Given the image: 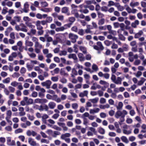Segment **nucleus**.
I'll use <instances>...</instances> for the list:
<instances>
[{
    "label": "nucleus",
    "instance_id": "obj_1",
    "mask_svg": "<svg viewBox=\"0 0 146 146\" xmlns=\"http://www.w3.org/2000/svg\"><path fill=\"white\" fill-rule=\"evenodd\" d=\"M111 79L112 81L117 84H121L122 79L120 77H118L116 78V76L113 74H111Z\"/></svg>",
    "mask_w": 146,
    "mask_h": 146
},
{
    "label": "nucleus",
    "instance_id": "obj_2",
    "mask_svg": "<svg viewBox=\"0 0 146 146\" xmlns=\"http://www.w3.org/2000/svg\"><path fill=\"white\" fill-rule=\"evenodd\" d=\"M127 114V112L125 110H123L122 111L118 110L115 113V117L117 118H118L120 117L125 116Z\"/></svg>",
    "mask_w": 146,
    "mask_h": 146
},
{
    "label": "nucleus",
    "instance_id": "obj_3",
    "mask_svg": "<svg viewBox=\"0 0 146 146\" xmlns=\"http://www.w3.org/2000/svg\"><path fill=\"white\" fill-rule=\"evenodd\" d=\"M35 51L37 53H39L40 52V49L42 48V46L38 42H36L35 44Z\"/></svg>",
    "mask_w": 146,
    "mask_h": 146
},
{
    "label": "nucleus",
    "instance_id": "obj_4",
    "mask_svg": "<svg viewBox=\"0 0 146 146\" xmlns=\"http://www.w3.org/2000/svg\"><path fill=\"white\" fill-rule=\"evenodd\" d=\"M96 44L97 45L93 46L94 49L98 50H102L104 49V47L101 42L99 41L98 42H97Z\"/></svg>",
    "mask_w": 146,
    "mask_h": 146
},
{
    "label": "nucleus",
    "instance_id": "obj_5",
    "mask_svg": "<svg viewBox=\"0 0 146 146\" xmlns=\"http://www.w3.org/2000/svg\"><path fill=\"white\" fill-rule=\"evenodd\" d=\"M69 37L72 40V42L74 43L76 42V39L78 38L77 35L73 33H70L69 35Z\"/></svg>",
    "mask_w": 146,
    "mask_h": 146
},
{
    "label": "nucleus",
    "instance_id": "obj_6",
    "mask_svg": "<svg viewBox=\"0 0 146 146\" xmlns=\"http://www.w3.org/2000/svg\"><path fill=\"white\" fill-rule=\"evenodd\" d=\"M51 84V82L50 80H47L41 83V84L43 86H46L47 89L50 88Z\"/></svg>",
    "mask_w": 146,
    "mask_h": 146
},
{
    "label": "nucleus",
    "instance_id": "obj_7",
    "mask_svg": "<svg viewBox=\"0 0 146 146\" xmlns=\"http://www.w3.org/2000/svg\"><path fill=\"white\" fill-rule=\"evenodd\" d=\"M7 144L9 146H14L15 145V141L14 140L11 141V137H7Z\"/></svg>",
    "mask_w": 146,
    "mask_h": 146
},
{
    "label": "nucleus",
    "instance_id": "obj_8",
    "mask_svg": "<svg viewBox=\"0 0 146 146\" xmlns=\"http://www.w3.org/2000/svg\"><path fill=\"white\" fill-rule=\"evenodd\" d=\"M23 99L25 101L26 105L31 104L33 103V100L31 98L29 99L27 97H24Z\"/></svg>",
    "mask_w": 146,
    "mask_h": 146
},
{
    "label": "nucleus",
    "instance_id": "obj_9",
    "mask_svg": "<svg viewBox=\"0 0 146 146\" xmlns=\"http://www.w3.org/2000/svg\"><path fill=\"white\" fill-rule=\"evenodd\" d=\"M17 56V54L16 52H13L9 56L8 60L10 61H12L14 59L16 58Z\"/></svg>",
    "mask_w": 146,
    "mask_h": 146
},
{
    "label": "nucleus",
    "instance_id": "obj_10",
    "mask_svg": "<svg viewBox=\"0 0 146 146\" xmlns=\"http://www.w3.org/2000/svg\"><path fill=\"white\" fill-rule=\"evenodd\" d=\"M29 5L28 2H26L24 4V8L22 9L23 11L25 13H28L29 11Z\"/></svg>",
    "mask_w": 146,
    "mask_h": 146
},
{
    "label": "nucleus",
    "instance_id": "obj_11",
    "mask_svg": "<svg viewBox=\"0 0 146 146\" xmlns=\"http://www.w3.org/2000/svg\"><path fill=\"white\" fill-rule=\"evenodd\" d=\"M28 143L30 145L32 146H36L37 143L34 139L31 138L28 139Z\"/></svg>",
    "mask_w": 146,
    "mask_h": 146
},
{
    "label": "nucleus",
    "instance_id": "obj_12",
    "mask_svg": "<svg viewBox=\"0 0 146 146\" xmlns=\"http://www.w3.org/2000/svg\"><path fill=\"white\" fill-rule=\"evenodd\" d=\"M26 134L28 136H29L32 135L33 136H35L36 135L37 133L33 131H31L30 130H28L27 131Z\"/></svg>",
    "mask_w": 146,
    "mask_h": 146
},
{
    "label": "nucleus",
    "instance_id": "obj_13",
    "mask_svg": "<svg viewBox=\"0 0 146 146\" xmlns=\"http://www.w3.org/2000/svg\"><path fill=\"white\" fill-rule=\"evenodd\" d=\"M69 9L67 7H64L62 8L61 12L62 13H66L67 15H69L70 13L68 12Z\"/></svg>",
    "mask_w": 146,
    "mask_h": 146
},
{
    "label": "nucleus",
    "instance_id": "obj_14",
    "mask_svg": "<svg viewBox=\"0 0 146 146\" xmlns=\"http://www.w3.org/2000/svg\"><path fill=\"white\" fill-rule=\"evenodd\" d=\"M52 100H54L58 103L61 102V99L60 98H58L57 95L54 94L52 96Z\"/></svg>",
    "mask_w": 146,
    "mask_h": 146
},
{
    "label": "nucleus",
    "instance_id": "obj_15",
    "mask_svg": "<svg viewBox=\"0 0 146 146\" xmlns=\"http://www.w3.org/2000/svg\"><path fill=\"white\" fill-rule=\"evenodd\" d=\"M63 35L62 34H57L55 35V37L56 39L60 42L61 41Z\"/></svg>",
    "mask_w": 146,
    "mask_h": 146
},
{
    "label": "nucleus",
    "instance_id": "obj_16",
    "mask_svg": "<svg viewBox=\"0 0 146 146\" xmlns=\"http://www.w3.org/2000/svg\"><path fill=\"white\" fill-rule=\"evenodd\" d=\"M88 91L87 90H84L83 92L80 93L79 96L80 97H83L84 96H88Z\"/></svg>",
    "mask_w": 146,
    "mask_h": 146
},
{
    "label": "nucleus",
    "instance_id": "obj_17",
    "mask_svg": "<svg viewBox=\"0 0 146 146\" xmlns=\"http://www.w3.org/2000/svg\"><path fill=\"white\" fill-rule=\"evenodd\" d=\"M143 34V32L140 30L139 31L138 33H135L134 36V38H139L140 36L142 35Z\"/></svg>",
    "mask_w": 146,
    "mask_h": 146
},
{
    "label": "nucleus",
    "instance_id": "obj_18",
    "mask_svg": "<svg viewBox=\"0 0 146 146\" xmlns=\"http://www.w3.org/2000/svg\"><path fill=\"white\" fill-rule=\"evenodd\" d=\"M48 106L50 109H54L56 106V104L54 102H51L49 103Z\"/></svg>",
    "mask_w": 146,
    "mask_h": 146
},
{
    "label": "nucleus",
    "instance_id": "obj_19",
    "mask_svg": "<svg viewBox=\"0 0 146 146\" xmlns=\"http://www.w3.org/2000/svg\"><path fill=\"white\" fill-rule=\"evenodd\" d=\"M71 134L69 133H66L65 134H62L61 136V138L64 139L66 138V137H70Z\"/></svg>",
    "mask_w": 146,
    "mask_h": 146
},
{
    "label": "nucleus",
    "instance_id": "obj_20",
    "mask_svg": "<svg viewBox=\"0 0 146 146\" xmlns=\"http://www.w3.org/2000/svg\"><path fill=\"white\" fill-rule=\"evenodd\" d=\"M40 21H37L36 22V25L38 30H42L43 29V27L40 25Z\"/></svg>",
    "mask_w": 146,
    "mask_h": 146
},
{
    "label": "nucleus",
    "instance_id": "obj_21",
    "mask_svg": "<svg viewBox=\"0 0 146 146\" xmlns=\"http://www.w3.org/2000/svg\"><path fill=\"white\" fill-rule=\"evenodd\" d=\"M140 79V80L137 83V85L138 86L142 85L146 80V79L143 77H141Z\"/></svg>",
    "mask_w": 146,
    "mask_h": 146
},
{
    "label": "nucleus",
    "instance_id": "obj_22",
    "mask_svg": "<svg viewBox=\"0 0 146 146\" xmlns=\"http://www.w3.org/2000/svg\"><path fill=\"white\" fill-rule=\"evenodd\" d=\"M123 106V103L121 102H119L117 106H115L117 109V110H120L122 109Z\"/></svg>",
    "mask_w": 146,
    "mask_h": 146
},
{
    "label": "nucleus",
    "instance_id": "obj_23",
    "mask_svg": "<svg viewBox=\"0 0 146 146\" xmlns=\"http://www.w3.org/2000/svg\"><path fill=\"white\" fill-rule=\"evenodd\" d=\"M13 30V29L11 27H10L7 28L5 31V34L6 36H7L9 35V33Z\"/></svg>",
    "mask_w": 146,
    "mask_h": 146
},
{
    "label": "nucleus",
    "instance_id": "obj_24",
    "mask_svg": "<svg viewBox=\"0 0 146 146\" xmlns=\"http://www.w3.org/2000/svg\"><path fill=\"white\" fill-rule=\"evenodd\" d=\"M139 22L138 20H136L134 22L132 23L131 26L134 28H136L137 25H139Z\"/></svg>",
    "mask_w": 146,
    "mask_h": 146
},
{
    "label": "nucleus",
    "instance_id": "obj_25",
    "mask_svg": "<svg viewBox=\"0 0 146 146\" xmlns=\"http://www.w3.org/2000/svg\"><path fill=\"white\" fill-rule=\"evenodd\" d=\"M78 56L79 59V60L80 61H83L85 60V58L83 56V55L82 53H79L78 54Z\"/></svg>",
    "mask_w": 146,
    "mask_h": 146
},
{
    "label": "nucleus",
    "instance_id": "obj_26",
    "mask_svg": "<svg viewBox=\"0 0 146 146\" xmlns=\"http://www.w3.org/2000/svg\"><path fill=\"white\" fill-rule=\"evenodd\" d=\"M122 130L123 133L127 135H129L131 133L132 129L130 128L127 130L123 129Z\"/></svg>",
    "mask_w": 146,
    "mask_h": 146
},
{
    "label": "nucleus",
    "instance_id": "obj_27",
    "mask_svg": "<svg viewBox=\"0 0 146 146\" xmlns=\"http://www.w3.org/2000/svg\"><path fill=\"white\" fill-rule=\"evenodd\" d=\"M68 57L69 58H72L74 60H76L77 59L76 55L74 54H70L68 55Z\"/></svg>",
    "mask_w": 146,
    "mask_h": 146
},
{
    "label": "nucleus",
    "instance_id": "obj_28",
    "mask_svg": "<svg viewBox=\"0 0 146 146\" xmlns=\"http://www.w3.org/2000/svg\"><path fill=\"white\" fill-rule=\"evenodd\" d=\"M139 4V3L138 2H131L130 3V5L131 7H134L138 6Z\"/></svg>",
    "mask_w": 146,
    "mask_h": 146
},
{
    "label": "nucleus",
    "instance_id": "obj_29",
    "mask_svg": "<svg viewBox=\"0 0 146 146\" xmlns=\"http://www.w3.org/2000/svg\"><path fill=\"white\" fill-rule=\"evenodd\" d=\"M72 23H69L64 25L62 27L63 30L67 29L71 27Z\"/></svg>",
    "mask_w": 146,
    "mask_h": 146
},
{
    "label": "nucleus",
    "instance_id": "obj_30",
    "mask_svg": "<svg viewBox=\"0 0 146 146\" xmlns=\"http://www.w3.org/2000/svg\"><path fill=\"white\" fill-rule=\"evenodd\" d=\"M60 73L61 75L67 77L68 75V74L67 73H66L64 69L63 68H62L61 69Z\"/></svg>",
    "mask_w": 146,
    "mask_h": 146
},
{
    "label": "nucleus",
    "instance_id": "obj_31",
    "mask_svg": "<svg viewBox=\"0 0 146 146\" xmlns=\"http://www.w3.org/2000/svg\"><path fill=\"white\" fill-rule=\"evenodd\" d=\"M61 134V133L58 131H53L52 137H56L58 135H59Z\"/></svg>",
    "mask_w": 146,
    "mask_h": 146
},
{
    "label": "nucleus",
    "instance_id": "obj_32",
    "mask_svg": "<svg viewBox=\"0 0 146 146\" xmlns=\"http://www.w3.org/2000/svg\"><path fill=\"white\" fill-rule=\"evenodd\" d=\"M25 44L27 46L31 47L33 45V43L31 41L26 40L25 41Z\"/></svg>",
    "mask_w": 146,
    "mask_h": 146
},
{
    "label": "nucleus",
    "instance_id": "obj_33",
    "mask_svg": "<svg viewBox=\"0 0 146 146\" xmlns=\"http://www.w3.org/2000/svg\"><path fill=\"white\" fill-rule=\"evenodd\" d=\"M28 76L31 78H35L37 76V73L35 72H32L31 74H28Z\"/></svg>",
    "mask_w": 146,
    "mask_h": 146
},
{
    "label": "nucleus",
    "instance_id": "obj_34",
    "mask_svg": "<svg viewBox=\"0 0 146 146\" xmlns=\"http://www.w3.org/2000/svg\"><path fill=\"white\" fill-rule=\"evenodd\" d=\"M45 38L47 39V41L49 42H51L53 41V39L51 37L49 36L47 34L44 35Z\"/></svg>",
    "mask_w": 146,
    "mask_h": 146
},
{
    "label": "nucleus",
    "instance_id": "obj_35",
    "mask_svg": "<svg viewBox=\"0 0 146 146\" xmlns=\"http://www.w3.org/2000/svg\"><path fill=\"white\" fill-rule=\"evenodd\" d=\"M99 107L101 109H104L109 108L110 106L108 104H106L105 105H101L99 106Z\"/></svg>",
    "mask_w": 146,
    "mask_h": 146
},
{
    "label": "nucleus",
    "instance_id": "obj_36",
    "mask_svg": "<svg viewBox=\"0 0 146 146\" xmlns=\"http://www.w3.org/2000/svg\"><path fill=\"white\" fill-rule=\"evenodd\" d=\"M121 139L122 141L124 142L127 143L129 142L128 139L125 136H122L121 137Z\"/></svg>",
    "mask_w": 146,
    "mask_h": 146
},
{
    "label": "nucleus",
    "instance_id": "obj_37",
    "mask_svg": "<svg viewBox=\"0 0 146 146\" xmlns=\"http://www.w3.org/2000/svg\"><path fill=\"white\" fill-rule=\"evenodd\" d=\"M105 23V19L104 18H102L99 20L98 22V24L99 25H102Z\"/></svg>",
    "mask_w": 146,
    "mask_h": 146
},
{
    "label": "nucleus",
    "instance_id": "obj_38",
    "mask_svg": "<svg viewBox=\"0 0 146 146\" xmlns=\"http://www.w3.org/2000/svg\"><path fill=\"white\" fill-rule=\"evenodd\" d=\"M82 118L83 119V124L85 125H87L89 123V120L85 117H82Z\"/></svg>",
    "mask_w": 146,
    "mask_h": 146
},
{
    "label": "nucleus",
    "instance_id": "obj_39",
    "mask_svg": "<svg viewBox=\"0 0 146 146\" xmlns=\"http://www.w3.org/2000/svg\"><path fill=\"white\" fill-rule=\"evenodd\" d=\"M99 83L101 84L104 85L106 86H108L109 85L108 83L105 81L102 80H100L99 82Z\"/></svg>",
    "mask_w": 146,
    "mask_h": 146
},
{
    "label": "nucleus",
    "instance_id": "obj_40",
    "mask_svg": "<svg viewBox=\"0 0 146 146\" xmlns=\"http://www.w3.org/2000/svg\"><path fill=\"white\" fill-rule=\"evenodd\" d=\"M42 7H47L48 6V4L46 1H42L40 3Z\"/></svg>",
    "mask_w": 146,
    "mask_h": 146
},
{
    "label": "nucleus",
    "instance_id": "obj_41",
    "mask_svg": "<svg viewBox=\"0 0 146 146\" xmlns=\"http://www.w3.org/2000/svg\"><path fill=\"white\" fill-rule=\"evenodd\" d=\"M12 114V112L11 110H8L6 112L7 116L6 117L11 118Z\"/></svg>",
    "mask_w": 146,
    "mask_h": 146
},
{
    "label": "nucleus",
    "instance_id": "obj_42",
    "mask_svg": "<svg viewBox=\"0 0 146 146\" xmlns=\"http://www.w3.org/2000/svg\"><path fill=\"white\" fill-rule=\"evenodd\" d=\"M19 84H21V83L18 82L16 81H14L12 82L11 83V86L15 87L17 86Z\"/></svg>",
    "mask_w": 146,
    "mask_h": 146
},
{
    "label": "nucleus",
    "instance_id": "obj_43",
    "mask_svg": "<svg viewBox=\"0 0 146 146\" xmlns=\"http://www.w3.org/2000/svg\"><path fill=\"white\" fill-rule=\"evenodd\" d=\"M98 131L101 134H104L105 133V130L102 127L99 128Z\"/></svg>",
    "mask_w": 146,
    "mask_h": 146
},
{
    "label": "nucleus",
    "instance_id": "obj_44",
    "mask_svg": "<svg viewBox=\"0 0 146 146\" xmlns=\"http://www.w3.org/2000/svg\"><path fill=\"white\" fill-rule=\"evenodd\" d=\"M80 50L82 51L84 54H86V48L84 46H80Z\"/></svg>",
    "mask_w": 146,
    "mask_h": 146
},
{
    "label": "nucleus",
    "instance_id": "obj_45",
    "mask_svg": "<svg viewBox=\"0 0 146 146\" xmlns=\"http://www.w3.org/2000/svg\"><path fill=\"white\" fill-rule=\"evenodd\" d=\"M40 10L45 12H50L51 11V9L49 8L41 9Z\"/></svg>",
    "mask_w": 146,
    "mask_h": 146
},
{
    "label": "nucleus",
    "instance_id": "obj_46",
    "mask_svg": "<svg viewBox=\"0 0 146 146\" xmlns=\"http://www.w3.org/2000/svg\"><path fill=\"white\" fill-rule=\"evenodd\" d=\"M53 131L51 129L47 130L46 131V133L49 135L51 136L52 137Z\"/></svg>",
    "mask_w": 146,
    "mask_h": 146
},
{
    "label": "nucleus",
    "instance_id": "obj_47",
    "mask_svg": "<svg viewBox=\"0 0 146 146\" xmlns=\"http://www.w3.org/2000/svg\"><path fill=\"white\" fill-rule=\"evenodd\" d=\"M8 9L6 7H4L2 10V13L3 14H5L7 12Z\"/></svg>",
    "mask_w": 146,
    "mask_h": 146
},
{
    "label": "nucleus",
    "instance_id": "obj_48",
    "mask_svg": "<svg viewBox=\"0 0 146 146\" xmlns=\"http://www.w3.org/2000/svg\"><path fill=\"white\" fill-rule=\"evenodd\" d=\"M78 32V34L81 36H83L84 33V30L82 29H79Z\"/></svg>",
    "mask_w": 146,
    "mask_h": 146
},
{
    "label": "nucleus",
    "instance_id": "obj_49",
    "mask_svg": "<svg viewBox=\"0 0 146 146\" xmlns=\"http://www.w3.org/2000/svg\"><path fill=\"white\" fill-rule=\"evenodd\" d=\"M23 131V130L21 128H18L16 129L15 131V133L16 134H18L19 133H22Z\"/></svg>",
    "mask_w": 146,
    "mask_h": 146
},
{
    "label": "nucleus",
    "instance_id": "obj_50",
    "mask_svg": "<svg viewBox=\"0 0 146 146\" xmlns=\"http://www.w3.org/2000/svg\"><path fill=\"white\" fill-rule=\"evenodd\" d=\"M5 130L8 131H11L12 130L11 127L9 125L6 126L5 127Z\"/></svg>",
    "mask_w": 146,
    "mask_h": 146
},
{
    "label": "nucleus",
    "instance_id": "obj_51",
    "mask_svg": "<svg viewBox=\"0 0 146 146\" xmlns=\"http://www.w3.org/2000/svg\"><path fill=\"white\" fill-rule=\"evenodd\" d=\"M67 52L65 50L61 51L59 53V55L60 56H65Z\"/></svg>",
    "mask_w": 146,
    "mask_h": 146
},
{
    "label": "nucleus",
    "instance_id": "obj_52",
    "mask_svg": "<svg viewBox=\"0 0 146 146\" xmlns=\"http://www.w3.org/2000/svg\"><path fill=\"white\" fill-rule=\"evenodd\" d=\"M28 54L29 56L31 58H34L36 56V54L34 53H28Z\"/></svg>",
    "mask_w": 146,
    "mask_h": 146
},
{
    "label": "nucleus",
    "instance_id": "obj_53",
    "mask_svg": "<svg viewBox=\"0 0 146 146\" xmlns=\"http://www.w3.org/2000/svg\"><path fill=\"white\" fill-rule=\"evenodd\" d=\"M98 98H96L94 99H90V100L92 103H96L98 102Z\"/></svg>",
    "mask_w": 146,
    "mask_h": 146
},
{
    "label": "nucleus",
    "instance_id": "obj_54",
    "mask_svg": "<svg viewBox=\"0 0 146 146\" xmlns=\"http://www.w3.org/2000/svg\"><path fill=\"white\" fill-rule=\"evenodd\" d=\"M141 63V61L139 59L135 60L134 62V64L135 65H138L140 64Z\"/></svg>",
    "mask_w": 146,
    "mask_h": 146
},
{
    "label": "nucleus",
    "instance_id": "obj_55",
    "mask_svg": "<svg viewBox=\"0 0 146 146\" xmlns=\"http://www.w3.org/2000/svg\"><path fill=\"white\" fill-rule=\"evenodd\" d=\"M79 11L81 13H83L85 14H86L89 12V11L87 9H81Z\"/></svg>",
    "mask_w": 146,
    "mask_h": 146
},
{
    "label": "nucleus",
    "instance_id": "obj_56",
    "mask_svg": "<svg viewBox=\"0 0 146 146\" xmlns=\"http://www.w3.org/2000/svg\"><path fill=\"white\" fill-rule=\"evenodd\" d=\"M92 68L93 70L95 71H96L98 70V66L95 64H93L92 65Z\"/></svg>",
    "mask_w": 146,
    "mask_h": 146
},
{
    "label": "nucleus",
    "instance_id": "obj_57",
    "mask_svg": "<svg viewBox=\"0 0 146 146\" xmlns=\"http://www.w3.org/2000/svg\"><path fill=\"white\" fill-rule=\"evenodd\" d=\"M105 44L107 46H109L111 44V42L108 40H106L104 41Z\"/></svg>",
    "mask_w": 146,
    "mask_h": 146
},
{
    "label": "nucleus",
    "instance_id": "obj_58",
    "mask_svg": "<svg viewBox=\"0 0 146 146\" xmlns=\"http://www.w3.org/2000/svg\"><path fill=\"white\" fill-rule=\"evenodd\" d=\"M19 76H20L19 74L17 72H15L12 75V77L13 78H18Z\"/></svg>",
    "mask_w": 146,
    "mask_h": 146
},
{
    "label": "nucleus",
    "instance_id": "obj_59",
    "mask_svg": "<svg viewBox=\"0 0 146 146\" xmlns=\"http://www.w3.org/2000/svg\"><path fill=\"white\" fill-rule=\"evenodd\" d=\"M23 20L26 23H28L30 21L31 19L28 17H24L23 18Z\"/></svg>",
    "mask_w": 146,
    "mask_h": 146
},
{
    "label": "nucleus",
    "instance_id": "obj_60",
    "mask_svg": "<svg viewBox=\"0 0 146 146\" xmlns=\"http://www.w3.org/2000/svg\"><path fill=\"white\" fill-rule=\"evenodd\" d=\"M52 21V18L51 17H47L46 19V21L47 23H51Z\"/></svg>",
    "mask_w": 146,
    "mask_h": 146
},
{
    "label": "nucleus",
    "instance_id": "obj_61",
    "mask_svg": "<svg viewBox=\"0 0 146 146\" xmlns=\"http://www.w3.org/2000/svg\"><path fill=\"white\" fill-rule=\"evenodd\" d=\"M119 39L122 40H125V37L121 33L119 34Z\"/></svg>",
    "mask_w": 146,
    "mask_h": 146
},
{
    "label": "nucleus",
    "instance_id": "obj_62",
    "mask_svg": "<svg viewBox=\"0 0 146 146\" xmlns=\"http://www.w3.org/2000/svg\"><path fill=\"white\" fill-rule=\"evenodd\" d=\"M97 92L98 94V95L99 96L101 97L104 94V92L101 90H98Z\"/></svg>",
    "mask_w": 146,
    "mask_h": 146
},
{
    "label": "nucleus",
    "instance_id": "obj_63",
    "mask_svg": "<svg viewBox=\"0 0 146 146\" xmlns=\"http://www.w3.org/2000/svg\"><path fill=\"white\" fill-rule=\"evenodd\" d=\"M10 78H7L3 80V82L4 83H8L10 82Z\"/></svg>",
    "mask_w": 146,
    "mask_h": 146
},
{
    "label": "nucleus",
    "instance_id": "obj_64",
    "mask_svg": "<svg viewBox=\"0 0 146 146\" xmlns=\"http://www.w3.org/2000/svg\"><path fill=\"white\" fill-rule=\"evenodd\" d=\"M8 89L9 90V91L12 93L14 92L15 90V89L13 87L11 86H9L8 87Z\"/></svg>",
    "mask_w": 146,
    "mask_h": 146
}]
</instances>
